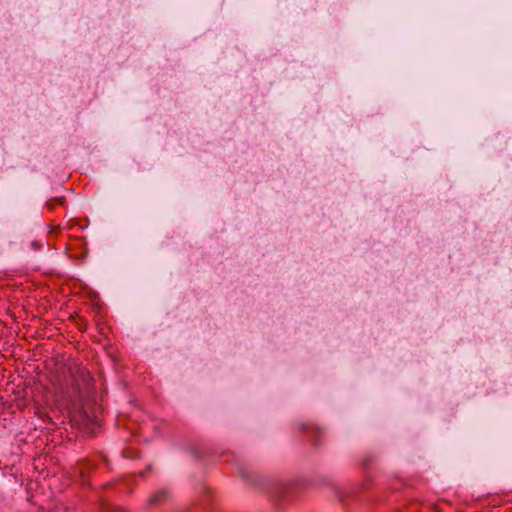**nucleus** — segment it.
Listing matches in <instances>:
<instances>
[{
    "instance_id": "obj_1",
    "label": "nucleus",
    "mask_w": 512,
    "mask_h": 512,
    "mask_svg": "<svg viewBox=\"0 0 512 512\" xmlns=\"http://www.w3.org/2000/svg\"><path fill=\"white\" fill-rule=\"evenodd\" d=\"M167 491L166 490H160L156 492L154 495H152L149 498L148 504L149 506H157L165 501L167 498Z\"/></svg>"
}]
</instances>
